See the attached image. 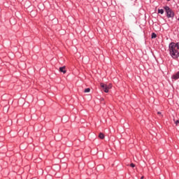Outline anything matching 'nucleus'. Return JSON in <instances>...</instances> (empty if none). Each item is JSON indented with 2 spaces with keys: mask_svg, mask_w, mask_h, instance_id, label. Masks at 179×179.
Masks as SVG:
<instances>
[{
  "mask_svg": "<svg viewBox=\"0 0 179 179\" xmlns=\"http://www.w3.org/2000/svg\"><path fill=\"white\" fill-rule=\"evenodd\" d=\"M169 54L173 59H177L179 57V43L172 42L169 45Z\"/></svg>",
  "mask_w": 179,
  "mask_h": 179,
  "instance_id": "f257e3e1",
  "label": "nucleus"
},
{
  "mask_svg": "<svg viewBox=\"0 0 179 179\" xmlns=\"http://www.w3.org/2000/svg\"><path fill=\"white\" fill-rule=\"evenodd\" d=\"M100 86L105 93H108L110 89L113 87V85H111V84L106 85L104 83H101Z\"/></svg>",
  "mask_w": 179,
  "mask_h": 179,
  "instance_id": "f03ea898",
  "label": "nucleus"
},
{
  "mask_svg": "<svg viewBox=\"0 0 179 179\" xmlns=\"http://www.w3.org/2000/svg\"><path fill=\"white\" fill-rule=\"evenodd\" d=\"M164 9L166 12L167 17H174V12H173V10H171L170 7L165 6Z\"/></svg>",
  "mask_w": 179,
  "mask_h": 179,
  "instance_id": "7ed1b4c3",
  "label": "nucleus"
},
{
  "mask_svg": "<svg viewBox=\"0 0 179 179\" xmlns=\"http://www.w3.org/2000/svg\"><path fill=\"white\" fill-rule=\"evenodd\" d=\"M172 79H173L174 80H177L178 79H179V71L172 76Z\"/></svg>",
  "mask_w": 179,
  "mask_h": 179,
  "instance_id": "20e7f679",
  "label": "nucleus"
},
{
  "mask_svg": "<svg viewBox=\"0 0 179 179\" xmlns=\"http://www.w3.org/2000/svg\"><path fill=\"white\" fill-rule=\"evenodd\" d=\"M59 71L62 72L63 73H66V70L65 69V66L60 67L59 68Z\"/></svg>",
  "mask_w": 179,
  "mask_h": 179,
  "instance_id": "39448f33",
  "label": "nucleus"
},
{
  "mask_svg": "<svg viewBox=\"0 0 179 179\" xmlns=\"http://www.w3.org/2000/svg\"><path fill=\"white\" fill-rule=\"evenodd\" d=\"M158 13H160L161 15H163V13H164V10H163V9H159V10H158Z\"/></svg>",
  "mask_w": 179,
  "mask_h": 179,
  "instance_id": "423d86ee",
  "label": "nucleus"
},
{
  "mask_svg": "<svg viewBox=\"0 0 179 179\" xmlns=\"http://www.w3.org/2000/svg\"><path fill=\"white\" fill-rule=\"evenodd\" d=\"M99 138H100V139H103L104 138V134L103 133H100L99 135Z\"/></svg>",
  "mask_w": 179,
  "mask_h": 179,
  "instance_id": "0eeeda50",
  "label": "nucleus"
},
{
  "mask_svg": "<svg viewBox=\"0 0 179 179\" xmlns=\"http://www.w3.org/2000/svg\"><path fill=\"white\" fill-rule=\"evenodd\" d=\"M84 93H90V88H86L84 90Z\"/></svg>",
  "mask_w": 179,
  "mask_h": 179,
  "instance_id": "6e6552de",
  "label": "nucleus"
},
{
  "mask_svg": "<svg viewBox=\"0 0 179 179\" xmlns=\"http://www.w3.org/2000/svg\"><path fill=\"white\" fill-rule=\"evenodd\" d=\"M152 38H156V37H157V35H156V34L152 33L151 35Z\"/></svg>",
  "mask_w": 179,
  "mask_h": 179,
  "instance_id": "1a4fd4ad",
  "label": "nucleus"
},
{
  "mask_svg": "<svg viewBox=\"0 0 179 179\" xmlns=\"http://www.w3.org/2000/svg\"><path fill=\"white\" fill-rule=\"evenodd\" d=\"M130 167H132V169H134V167H135V164L134 163H131L130 164Z\"/></svg>",
  "mask_w": 179,
  "mask_h": 179,
  "instance_id": "9d476101",
  "label": "nucleus"
},
{
  "mask_svg": "<svg viewBox=\"0 0 179 179\" xmlns=\"http://www.w3.org/2000/svg\"><path fill=\"white\" fill-rule=\"evenodd\" d=\"M158 115H160L161 117H163V115H162L161 112H157Z\"/></svg>",
  "mask_w": 179,
  "mask_h": 179,
  "instance_id": "9b49d317",
  "label": "nucleus"
},
{
  "mask_svg": "<svg viewBox=\"0 0 179 179\" xmlns=\"http://www.w3.org/2000/svg\"><path fill=\"white\" fill-rule=\"evenodd\" d=\"M175 124H176V125H177L178 124H179V120H176V121L175 122Z\"/></svg>",
  "mask_w": 179,
  "mask_h": 179,
  "instance_id": "f8f14e48",
  "label": "nucleus"
},
{
  "mask_svg": "<svg viewBox=\"0 0 179 179\" xmlns=\"http://www.w3.org/2000/svg\"><path fill=\"white\" fill-rule=\"evenodd\" d=\"M143 178H145V177H143V176H142V177L141 178V179H143Z\"/></svg>",
  "mask_w": 179,
  "mask_h": 179,
  "instance_id": "ddd939ff",
  "label": "nucleus"
},
{
  "mask_svg": "<svg viewBox=\"0 0 179 179\" xmlns=\"http://www.w3.org/2000/svg\"><path fill=\"white\" fill-rule=\"evenodd\" d=\"M178 20H179V18H178Z\"/></svg>",
  "mask_w": 179,
  "mask_h": 179,
  "instance_id": "4468645a",
  "label": "nucleus"
}]
</instances>
